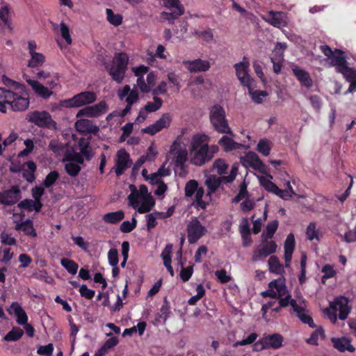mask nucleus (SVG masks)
<instances>
[{
	"mask_svg": "<svg viewBox=\"0 0 356 356\" xmlns=\"http://www.w3.org/2000/svg\"><path fill=\"white\" fill-rule=\"evenodd\" d=\"M97 95L92 91H84L74 95L72 98L60 102V105L67 108H79L94 103Z\"/></svg>",
	"mask_w": 356,
	"mask_h": 356,
	"instance_id": "39448f33",
	"label": "nucleus"
},
{
	"mask_svg": "<svg viewBox=\"0 0 356 356\" xmlns=\"http://www.w3.org/2000/svg\"><path fill=\"white\" fill-rule=\"evenodd\" d=\"M21 198V191L19 186H12L9 189L0 192V204L12 206Z\"/></svg>",
	"mask_w": 356,
	"mask_h": 356,
	"instance_id": "f8f14e48",
	"label": "nucleus"
},
{
	"mask_svg": "<svg viewBox=\"0 0 356 356\" xmlns=\"http://www.w3.org/2000/svg\"><path fill=\"white\" fill-rule=\"evenodd\" d=\"M187 237L190 244H194L198 241L207 233V229L195 217L193 218L187 225Z\"/></svg>",
	"mask_w": 356,
	"mask_h": 356,
	"instance_id": "6e6552de",
	"label": "nucleus"
},
{
	"mask_svg": "<svg viewBox=\"0 0 356 356\" xmlns=\"http://www.w3.org/2000/svg\"><path fill=\"white\" fill-rule=\"evenodd\" d=\"M218 144L224 148L225 152L236 149L237 143L227 136H223L218 141Z\"/></svg>",
	"mask_w": 356,
	"mask_h": 356,
	"instance_id": "f704fd0d",
	"label": "nucleus"
},
{
	"mask_svg": "<svg viewBox=\"0 0 356 356\" xmlns=\"http://www.w3.org/2000/svg\"><path fill=\"white\" fill-rule=\"evenodd\" d=\"M209 120L215 131L233 136L234 133L226 118L225 109L219 104H215L209 109Z\"/></svg>",
	"mask_w": 356,
	"mask_h": 356,
	"instance_id": "f03ea898",
	"label": "nucleus"
},
{
	"mask_svg": "<svg viewBox=\"0 0 356 356\" xmlns=\"http://www.w3.org/2000/svg\"><path fill=\"white\" fill-rule=\"evenodd\" d=\"M329 59L330 60V65L335 67L337 73L348 64L344 56V52L339 49H335V53Z\"/></svg>",
	"mask_w": 356,
	"mask_h": 356,
	"instance_id": "6ab92c4d",
	"label": "nucleus"
},
{
	"mask_svg": "<svg viewBox=\"0 0 356 356\" xmlns=\"http://www.w3.org/2000/svg\"><path fill=\"white\" fill-rule=\"evenodd\" d=\"M349 300L343 296L336 297L330 302V307L324 310V313L332 322L337 321V312L339 311V318L345 320L350 312V307L348 306Z\"/></svg>",
	"mask_w": 356,
	"mask_h": 356,
	"instance_id": "7ed1b4c3",
	"label": "nucleus"
},
{
	"mask_svg": "<svg viewBox=\"0 0 356 356\" xmlns=\"http://www.w3.org/2000/svg\"><path fill=\"white\" fill-rule=\"evenodd\" d=\"M292 71L294 76L300 83L301 86H305L307 88H311L312 87V79L307 71L301 69L297 65L292 67Z\"/></svg>",
	"mask_w": 356,
	"mask_h": 356,
	"instance_id": "a211bd4d",
	"label": "nucleus"
},
{
	"mask_svg": "<svg viewBox=\"0 0 356 356\" xmlns=\"http://www.w3.org/2000/svg\"><path fill=\"white\" fill-rule=\"evenodd\" d=\"M60 264L69 273L75 275L77 273L79 265L74 261L63 258L60 260Z\"/></svg>",
	"mask_w": 356,
	"mask_h": 356,
	"instance_id": "e433bc0d",
	"label": "nucleus"
},
{
	"mask_svg": "<svg viewBox=\"0 0 356 356\" xmlns=\"http://www.w3.org/2000/svg\"><path fill=\"white\" fill-rule=\"evenodd\" d=\"M130 187L131 188V193L128 196V200H129L131 206L134 208H136L138 206V199L140 196L139 195L138 190L134 185H131Z\"/></svg>",
	"mask_w": 356,
	"mask_h": 356,
	"instance_id": "bf43d9fd",
	"label": "nucleus"
},
{
	"mask_svg": "<svg viewBox=\"0 0 356 356\" xmlns=\"http://www.w3.org/2000/svg\"><path fill=\"white\" fill-rule=\"evenodd\" d=\"M106 13L107 20L111 24L118 26L122 23V16L120 14H115L111 8H106Z\"/></svg>",
	"mask_w": 356,
	"mask_h": 356,
	"instance_id": "c9c22d12",
	"label": "nucleus"
},
{
	"mask_svg": "<svg viewBox=\"0 0 356 356\" xmlns=\"http://www.w3.org/2000/svg\"><path fill=\"white\" fill-rule=\"evenodd\" d=\"M218 150V147L216 145L209 146V145H205L204 147L191 151V163L195 165L201 166L211 161Z\"/></svg>",
	"mask_w": 356,
	"mask_h": 356,
	"instance_id": "0eeeda50",
	"label": "nucleus"
},
{
	"mask_svg": "<svg viewBox=\"0 0 356 356\" xmlns=\"http://www.w3.org/2000/svg\"><path fill=\"white\" fill-rule=\"evenodd\" d=\"M153 99L154 102H148L145 106L144 108L147 112H155L159 110L163 104V100L160 97L154 96Z\"/></svg>",
	"mask_w": 356,
	"mask_h": 356,
	"instance_id": "79ce46f5",
	"label": "nucleus"
},
{
	"mask_svg": "<svg viewBox=\"0 0 356 356\" xmlns=\"http://www.w3.org/2000/svg\"><path fill=\"white\" fill-rule=\"evenodd\" d=\"M137 225V220L133 217L131 222L129 220L124 221L120 225V231L123 233H129L133 231Z\"/></svg>",
	"mask_w": 356,
	"mask_h": 356,
	"instance_id": "864d4df0",
	"label": "nucleus"
},
{
	"mask_svg": "<svg viewBox=\"0 0 356 356\" xmlns=\"http://www.w3.org/2000/svg\"><path fill=\"white\" fill-rule=\"evenodd\" d=\"M268 22L276 28L286 26L284 19V14L282 12L270 11L268 14Z\"/></svg>",
	"mask_w": 356,
	"mask_h": 356,
	"instance_id": "393cba45",
	"label": "nucleus"
},
{
	"mask_svg": "<svg viewBox=\"0 0 356 356\" xmlns=\"http://www.w3.org/2000/svg\"><path fill=\"white\" fill-rule=\"evenodd\" d=\"M177 254L179 255V264L181 266V271L179 274L180 278L184 282H186L188 281L193 275L194 265H190L186 268L184 267V263L182 261V252L181 250L177 252Z\"/></svg>",
	"mask_w": 356,
	"mask_h": 356,
	"instance_id": "b1692460",
	"label": "nucleus"
},
{
	"mask_svg": "<svg viewBox=\"0 0 356 356\" xmlns=\"http://www.w3.org/2000/svg\"><path fill=\"white\" fill-rule=\"evenodd\" d=\"M321 337L323 339L325 337V332L322 327H319L313 332L309 338L306 341L308 344L317 346L318 344V337Z\"/></svg>",
	"mask_w": 356,
	"mask_h": 356,
	"instance_id": "37998d69",
	"label": "nucleus"
},
{
	"mask_svg": "<svg viewBox=\"0 0 356 356\" xmlns=\"http://www.w3.org/2000/svg\"><path fill=\"white\" fill-rule=\"evenodd\" d=\"M172 248V245L171 244H168L161 252V257L163 259L164 266L171 264Z\"/></svg>",
	"mask_w": 356,
	"mask_h": 356,
	"instance_id": "680f3d73",
	"label": "nucleus"
},
{
	"mask_svg": "<svg viewBox=\"0 0 356 356\" xmlns=\"http://www.w3.org/2000/svg\"><path fill=\"white\" fill-rule=\"evenodd\" d=\"M26 82L31 86L32 89L38 96L44 99L49 98L53 93L51 90H49L47 87H44L38 81L29 79H26Z\"/></svg>",
	"mask_w": 356,
	"mask_h": 356,
	"instance_id": "412c9836",
	"label": "nucleus"
},
{
	"mask_svg": "<svg viewBox=\"0 0 356 356\" xmlns=\"http://www.w3.org/2000/svg\"><path fill=\"white\" fill-rule=\"evenodd\" d=\"M15 229L17 231H22L24 234L30 237L35 238L37 236V232L33 226V222L30 219H26L22 222H17L15 225Z\"/></svg>",
	"mask_w": 356,
	"mask_h": 356,
	"instance_id": "4be33fe9",
	"label": "nucleus"
},
{
	"mask_svg": "<svg viewBox=\"0 0 356 356\" xmlns=\"http://www.w3.org/2000/svg\"><path fill=\"white\" fill-rule=\"evenodd\" d=\"M261 184L267 191L270 192L275 195L277 193V191L279 188V187L275 183L268 179H264L261 180Z\"/></svg>",
	"mask_w": 356,
	"mask_h": 356,
	"instance_id": "0e129e2a",
	"label": "nucleus"
},
{
	"mask_svg": "<svg viewBox=\"0 0 356 356\" xmlns=\"http://www.w3.org/2000/svg\"><path fill=\"white\" fill-rule=\"evenodd\" d=\"M257 149L264 156L269 155L271 149L270 141L267 139H261L257 144Z\"/></svg>",
	"mask_w": 356,
	"mask_h": 356,
	"instance_id": "09e8293b",
	"label": "nucleus"
},
{
	"mask_svg": "<svg viewBox=\"0 0 356 356\" xmlns=\"http://www.w3.org/2000/svg\"><path fill=\"white\" fill-rule=\"evenodd\" d=\"M198 183L196 180L191 179L188 181L185 186V195L186 197H192L197 191Z\"/></svg>",
	"mask_w": 356,
	"mask_h": 356,
	"instance_id": "6e6d98bb",
	"label": "nucleus"
},
{
	"mask_svg": "<svg viewBox=\"0 0 356 356\" xmlns=\"http://www.w3.org/2000/svg\"><path fill=\"white\" fill-rule=\"evenodd\" d=\"M183 14V11L180 10L179 11L171 10L170 13L163 11L161 13V16L163 19L168 20L169 22V24H172L174 20L177 19L179 16L182 15Z\"/></svg>",
	"mask_w": 356,
	"mask_h": 356,
	"instance_id": "8fccbe9b",
	"label": "nucleus"
},
{
	"mask_svg": "<svg viewBox=\"0 0 356 356\" xmlns=\"http://www.w3.org/2000/svg\"><path fill=\"white\" fill-rule=\"evenodd\" d=\"M184 65L191 73L207 72L210 68V63L206 60L197 58L193 60H184Z\"/></svg>",
	"mask_w": 356,
	"mask_h": 356,
	"instance_id": "2eb2a0df",
	"label": "nucleus"
},
{
	"mask_svg": "<svg viewBox=\"0 0 356 356\" xmlns=\"http://www.w3.org/2000/svg\"><path fill=\"white\" fill-rule=\"evenodd\" d=\"M262 243L263 245L259 246L253 250L252 257V261H259L276 252L277 245L274 241H268V240L263 238Z\"/></svg>",
	"mask_w": 356,
	"mask_h": 356,
	"instance_id": "1a4fd4ad",
	"label": "nucleus"
},
{
	"mask_svg": "<svg viewBox=\"0 0 356 356\" xmlns=\"http://www.w3.org/2000/svg\"><path fill=\"white\" fill-rule=\"evenodd\" d=\"M307 238L309 241H312L314 238L318 240V231L316 230V222H310L307 227L306 230Z\"/></svg>",
	"mask_w": 356,
	"mask_h": 356,
	"instance_id": "13d9d810",
	"label": "nucleus"
},
{
	"mask_svg": "<svg viewBox=\"0 0 356 356\" xmlns=\"http://www.w3.org/2000/svg\"><path fill=\"white\" fill-rule=\"evenodd\" d=\"M208 136L205 134H195L193 136L191 142L190 150L193 151L204 147L207 144Z\"/></svg>",
	"mask_w": 356,
	"mask_h": 356,
	"instance_id": "cd10ccee",
	"label": "nucleus"
},
{
	"mask_svg": "<svg viewBox=\"0 0 356 356\" xmlns=\"http://www.w3.org/2000/svg\"><path fill=\"white\" fill-rule=\"evenodd\" d=\"M59 178V173L56 171H51L45 177L42 182V186L45 188L52 186Z\"/></svg>",
	"mask_w": 356,
	"mask_h": 356,
	"instance_id": "a18cd8bd",
	"label": "nucleus"
},
{
	"mask_svg": "<svg viewBox=\"0 0 356 356\" xmlns=\"http://www.w3.org/2000/svg\"><path fill=\"white\" fill-rule=\"evenodd\" d=\"M295 237L294 235L291 233L289 234L284 242V251L293 252L295 248Z\"/></svg>",
	"mask_w": 356,
	"mask_h": 356,
	"instance_id": "774afa93",
	"label": "nucleus"
},
{
	"mask_svg": "<svg viewBox=\"0 0 356 356\" xmlns=\"http://www.w3.org/2000/svg\"><path fill=\"white\" fill-rule=\"evenodd\" d=\"M247 158L253 168L259 169L260 167L263 166L262 161L254 152H249L247 154Z\"/></svg>",
	"mask_w": 356,
	"mask_h": 356,
	"instance_id": "5fc2aeb1",
	"label": "nucleus"
},
{
	"mask_svg": "<svg viewBox=\"0 0 356 356\" xmlns=\"http://www.w3.org/2000/svg\"><path fill=\"white\" fill-rule=\"evenodd\" d=\"M24 334V331L19 327H13L3 337L6 341H16L19 340Z\"/></svg>",
	"mask_w": 356,
	"mask_h": 356,
	"instance_id": "72a5a7b5",
	"label": "nucleus"
},
{
	"mask_svg": "<svg viewBox=\"0 0 356 356\" xmlns=\"http://www.w3.org/2000/svg\"><path fill=\"white\" fill-rule=\"evenodd\" d=\"M77 131L83 134H97L99 131V127L92 120L88 119H79L75 122Z\"/></svg>",
	"mask_w": 356,
	"mask_h": 356,
	"instance_id": "dca6fc26",
	"label": "nucleus"
},
{
	"mask_svg": "<svg viewBox=\"0 0 356 356\" xmlns=\"http://www.w3.org/2000/svg\"><path fill=\"white\" fill-rule=\"evenodd\" d=\"M170 314V306L167 298H165L163 303L160 309V312L156 314L155 320L157 321H160L161 320H162L163 323H165L166 320L169 317Z\"/></svg>",
	"mask_w": 356,
	"mask_h": 356,
	"instance_id": "c756f323",
	"label": "nucleus"
},
{
	"mask_svg": "<svg viewBox=\"0 0 356 356\" xmlns=\"http://www.w3.org/2000/svg\"><path fill=\"white\" fill-rule=\"evenodd\" d=\"M54 351V346L49 343L46 346H40L37 350V353L40 355L51 356Z\"/></svg>",
	"mask_w": 356,
	"mask_h": 356,
	"instance_id": "69168bd1",
	"label": "nucleus"
},
{
	"mask_svg": "<svg viewBox=\"0 0 356 356\" xmlns=\"http://www.w3.org/2000/svg\"><path fill=\"white\" fill-rule=\"evenodd\" d=\"M284 341L283 337L280 334L275 333L273 334L265 336L262 338V344L260 349H266L272 348L278 349L282 346Z\"/></svg>",
	"mask_w": 356,
	"mask_h": 356,
	"instance_id": "f3484780",
	"label": "nucleus"
},
{
	"mask_svg": "<svg viewBox=\"0 0 356 356\" xmlns=\"http://www.w3.org/2000/svg\"><path fill=\"white\" fill-rule=\"evenodd\" d=\"M65 170L70 176L74 177L79 175L81 168L78 164L70 162L65 165Z\"/></svg>",
	"mask_w": 356,
	"mask_h": 356,
	"instance_id": "603ef678",
	"label": "nucleus"
},
{
	"mask_svg": "<svg viewBox=\"0 0 356 356\" xmlns=\"http://www.w3.org/2000/svg\"><path fill=\"white\" fill-rule=\"evenodd\" d=\"M141 205L138 208L139 213H145L149 212L151 209L154 206L155 202L152 197H147L143 198Z\"/></svg>",
	"mask_w": 356,
	"mask_h": 356,
	"instance_id": "58836bf2",
	"label": "nucleus"
},
{
	"mask_svg": "<svg viewBox=\"0 0 356 356\" xmlns=\"http://www.w3.org/2000/svg\"><path fill=\"white\" fill-rule=\"evenodd\" d=\"M60 31L62 38L65 40L67 44H71L72 40L70 34V29L64 22H61L60 24Z\"/></svg>",
	"mask_w": 356,
	"mask_h": 356,
	"instance_id": "052dcab7",
	"label": "nucleus"
},
{
	"mask_svg": "<svg viewBox=\"0 0 356 356\" xmlns=\"http://www.w3.org/2000/svg\"><path fill=\"white\" fill-rule=\"evenodd\" d=\"M213 168L216 169L218 174L222 175L226 173L228 165L225 163L224 159H218L214 161Z\"/></svg>",
	"mask_w": 356,
	"mask_h": 356,
	"instance_id": "4d7b16f0",
	"label": "nucleus"
},
{
	"mask_svg": "<svg viewBox=\"0 0 356 356\" xmlns=\"http://www.w3.org/2000/svg\"><path fill=\"white\" fill-rule=\"evenodd\" d=\"M31 58L28 63V67L31 68L38 67L43 65L45 61L44 56L41 53H33L30 54Z\"/></svg>",
	"mask_w": 356,
	"mask_h": 356,
	"instance_id": "2f4dec72",
	"label": "nucleus"
},
{
	"mask_svg": "<svg viewBox=\"0 0 356 356\" xmlns=\"http://www.w3.org/2000/svg\"><path fill=\"white\" fill-rule=\"evenodd\" d=\"M26 119L35 125L48 129H56V122L52 119L51 115L46 111H34L29 112Z\"/></svg>",
	"mask_w": 356,
	"mask_h": 356,
	"instance_id": "423d86ee",
	"label": "nucleus"
},
{
	"mask_svg": "<svg viewBox=\"0 0 356 356\" xmlns=\"http://www.w3.org/2000/svg\"><path fill=\"white\" fill-rule=\"evenodd\" d=\"M338 73L343 75L346 81H350L356 79V70L350 67L348 64L341 70Z\"/></svg>",
	"mask_w": 356,
	"mask_h": 356,
	"instance_id": "c03bdc74",
	"label": "nucleus"
},
{
	"mask_svg": "<svg viewBox=\"0 0 356 356\" xmlns=\"http://www.w3.org/2000/svg\"><path fill=\"white\" fill-rule=\"evenodd\" d=\"M124 218V212L122 210L107 213L102 217L104 222L108 224H117L122 221Z\"/></svg>",
	"mask_w": 356,
	"mask_h": 356,
	"instance_id": "a878e982",
	"label": "nucleus"
},
{
	"mask_svg": "<svg viewBox=\"0 0 356 356\" xmlns=\"http://www.w3.org/2000/svg\"><path fill=\"white\" fill-rule=\"evenodd\" d=\"M285 297L281 296L280 298H277L279 299V305L280 307H286L289 305H291L294 312H298L300 309V306L298 305L297 301L295 299L291 298V296L288 293Z\"/></svg>",
	"mask_w": 356,
	"mask_h": 356,
	"instance_id": "7c9ffc66",
	"label": "nucleus"
},
{
	"mask_svg": "<svg viewBox=\"0 0 356 356\" xmlns=\"http://www.w3.org/2000/svg\"><path fill=\"white\" fill-rule=\"evenodd\" d=\"M331 341L334 348L339 352L343 353L348 350L350 353H353L355 350V347L350 343L351 341L345 337L340 338L332 337Z\"/></svg>",
	"mask_w": 356,
	"mask_h": 356,
	"instance_id": "aec40b11",
	"label": "nucleus"
},
{
	"mask_svg": "<svg viewBox=\"0 0 356 356\" xmlns=\"http://www.w3.org/2000/svg\"><path fill=\"white\" fill-rule=\"evenodd\" d=\"M132 161L129 154L124 149H120L117 152L115 172L117 177L121 176L131 166Z\"/></svg>",
	"mask_w": 356,
	"mask_h": 356,
	"instance_id": "ddd939ff",
	"label": "nucleus"
},
{
	"mask_svg": "<svg viewBox=\"0 0 356 356\" xmlns=\"http://www.w3.org/2000/svg\"><path fill=\"white\" fill-rule=\"evenodd\" d=\"M79 293L82 297L88 300L92 299L95 294V291L88 289L86 284H82L80 286Z\"/></svg>",
	"mask_w": 356,
	"mask_h": 356,
	"instance_id": "338daca9",
	"label": "nucleus"
},
{
	"mask_svg": "<svg viewBox=\"0 0 356 356\" xmlns=\"http://www.w3.org/2000/svg\"><path fill=\"white\" fill-rule=\"evenodd\" d=\"M298 312H295L297 314L298 317L300 318V320L305 324H308L310 327H315V324L314 323V321L312 318L304 313V308L300 306V309H298Z\"/></svg>",
	"mask_w": 356,
	"mask_h": 356,
	"instance_id": "de8ad7c7",
	"label": "nucleus"
},
{
	"mask_svg": "<svg viewBox=\"0 0 356 356\" xmlns=\"http://www.w3.org/2000/svg\"><path fill=\"white\" fill-rule=\"evenodd\" d=\"M11 308L17 317V323L21 325H25L28 321V316L22 307L15 302L12 303Z\"/></svg>",
	"mask_w": 356,
	"mask_h": 356,
	"instance_id": "bb28decb",
	"label": "nucleus"
},
{
	"mask_svg": "<svg viewBox=\"0 0 356 356\" xmlns=\"http://www.w3.org/2000/svg\"><path fill=\"white\" fill-rule=\"evenodd\" d=\"M269 270L272 273L280 274L282 270V266L280 264L279 259L276 256H271L268 261Z\"/></svg>",
	"mask_w": 356,
	"mask_h": 356,
	"instance_id": "ea45409f",
	"label": "nucleus"
},
{
	"mask_svg": "<svg viewBox=\"0 0 356 356\" xmlns=\"http://www.w3.org/2000/svg\"><path fill=\"white\" fill-rule=\"evenodd\" d=\"M119 343V340L116 337H112L108 340L105 341L104 345L100 348L102 351H103L105 354L107 353L108 350L115 346H117Z\"/></svg>",
	"mask_w": 356,
	"mask_h": 356,
	"instance_id": "e2e57ef3",
	"label": "nucleus"
},
{
	"mask_svg": "<svg viewBox=\"0 0 356 356\" xmlns=\"http://www.w3.org/2000/svg\"><path fill=\"white\" fill-rule=\"evenodd\" d=\"M278 221L277 220L269 222L266 227V231L262 234V236H264L266 240L273 238L274 234L278 227Z\"/></svg>",
	"mask_w": 356,
	"mask_h": 356,
	"instance_id": "4c0bfd02",
	"label": "nucleus"
},
{
	"mask_svg": "<svg viewBox=\"0 0 356 356\" xmlns=\"http://www.w3.org/2000/svg\"><path fill=\"white\" fill-rule=\"evenodd\" d=\"M248 62L243 61L234 65L236 74L241 83L244 86L250 88L252 83V79L248 74Z\"/></svg>",
	"mask_w": 356,
	"mask_h": 356,
	"instance_id": "4468645a",
	"label": "nucleus"
},
{
	"mask_svg": "<svg viewBox=\"0 0 356 356\" xmlns=\"http://www.w3.org/2000/svg\"><path fill=\"white\" fill-rule=\"evenodd\" d=\"M1 81L8 88L0 87V111L6 113L7 106L13 111H24L29 106V94L26 86L6 75Z\"/></svg>",
	"mask_w": 356,
	"mask_h": 356,
	"instance_id": "f257e3e1",
	"label": "nucleus"
},
{
	"mask_svg": "<svg viewBox=\"0 0 356 356\" xmlns=\"http://www.w3.org/2000/svg\"><path fill=\"white\" fill-rule=\"evenodd\" d=\"M195 193V203L193 204L194 207L197 209H205L209 205V202L202 200L204 194V188L198 187L197 191H196Z\"/></svg>",
	"mask_w": 356,
	"mask_h": 356,
	"instance_id": "473e14b6",
	"label": "nucleus"
},
{
	"mask_svg": "<svg viewBox=\"0 0 356 356\" xmlns=\"http://www.w3.org/2000/svg\"><path fill=\"white\" fill-rule=\"evenodd\" d=\"M25 168L22 170V177L29 183H33L35 179V172L37 169L36 164L33 161L25 163Z\"/></svg>",
	"mask_w": 356,
	"mask_h": 356,
	"instance_id": "5701e85b",
	"label": "nucleus"
},
{
	"mask_svg": "<svg viewBox=\"0 0 356 356\" xmlns=\"http://www.w3.org/2000/svg\"><path fill=\"white\" fill-rule=\"evenodd\" d=\"M165 8L170 10L179 11V10L184 13V8L179 0H163Z\"/></svg>",
	"mask_w": 356,
	"mask_h": 356,
	"instance_id": "49530a36",
	"label": "nucleus"
},
{
	"mask_svg": "<svg viewBox=\"0 0 356 356\" xmlns=\"http://www.w3.org/2000/svg\"><path fill=\"white\" fill-rule=\"evenodd\" d=\"M108 106L104 101H101L98 104L92 106H86L79 110L76 113V118L81 117L97 118L106 113Z\"/></svg>",
	"mask_w": 356,
	"mask_h": 356,
	"instance_id": "9d476101",
	"label": "nucleus"
},
{
	"mask_svg": "<svg viewBox=\"0 0 356 356\" xmlns=\"http://www.w3.org/2000/svg\"><path fill=\"white\" fill-rule=\"evenodd\" d=\"M172 120V115L169 113H163L161 117L156 120L154 124H150L142 129V132L148 134L151 136L155 135L156 133L161 131L163 129L170 127Z\"/></svg>",
	"mask_w": 356,
	"mask_h": 356,
	"instance_id": "9b49d317",
	"label": "nucleus"
},
{
	"mask_svg": "<svg viewBox=\"0 0 356 356\" xmlns=\"http://www.w3.org/2000/svg\"><path fill=\"white\" fill-rule=\"evenodd\" d=\"M268 287L275 289V292L279 293L280 298L288 293L284 281L280 278L271 281L268 284Z\"/></svg>",
	"mask_w": 356,
	"mask_h": 356,
	"instance_id": "c85d7f7f",
	"label": "nucleus"
},
{
	"mask_svg": "<svg viewBox=\"0 0 356 356\" xmlns=\"http://www.w3.org/2000/svg\"><path fill=\"white\" fill-rule=\"evenodd\" d=\"M248 90L252 101L257 104H261L263 102V98L268 96V92L265 90L253 91L251 88V86H250Z\"/></svg>",
	"mask_w": 356,
	"mask_h": 356,
	"instance_id": "a19ab883",
	"label": "nucleus"
},
{
	"mask_svg": "<svg viewBox=\"0 0 356 356\" xmlns=\"http://www.w3.org/2000/svg\"><path fill=\"white\" fill-rule=\"evenodd\" d=\"M128 63L129 57L126 53H117L113 57L112 65L110 67L107 68V71L112 79L118 83H121L124 79Z\"/></svg>",
	"mask_w": 356,
	"mask_h": 356,
	"instance_id": "20e7f679",
	"label": "nucleus"
},
{
	"mask_svg": "<svg viewBox=\"0 0 356 356\" xmlns=\"http://www.w3.org/2000/svg\"><path fill=\"white\" fill-rule=\"evenodd\" d=\"M220 177L218 178H209L206 181V184L208 187L209 194L216 192L222 184Z\"/></svg>",
	"mask_w": 356,
	"mask_h": 356,
	"instance_id": "3c124183",
	"label": "nucleus"
}]
</instances>
